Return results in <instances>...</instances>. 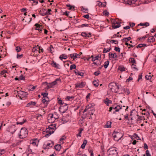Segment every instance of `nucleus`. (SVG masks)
I'll use <instances>...</instances> for the list:
<instances>
[{
  "label": "nucleus",
  "instance_id": "obj_26",
  "mask_svg": "<svg viewBox=\"0 0 156 156\" xmlns=\"http://www.w3.org/2000/svg\"><path fill=\"white\" fill-rule=\"evenodd\" d=\"M131 37H129L127 38H125L122 40L123 42H127L129 41L131 39Z\"/></svg>",
  "mask_w": 156,
  "mask_h": 156
},
{
  "label": "nucleus",
  "instance_id": "obj_53",
  "mask_svg": "<svg viewBox=\"0 0 156 156\" xmlns=\"http://www.w3.org/2000/svg\"><path fill=\"white\" fill-rule=\"evenodd\" d=\"M74 55L75 54H72L70 55H69V57H70V58L72 59H73V60H74Z\"/></svg>",
  "mask_w": 156,
  "mask_h": 156
},
{
  "label": "nucleus",
  "instance_id": "obj_49",
  "mask_svg": "<svg viewBox=\"0 0 156 156\" xmlns=\"http://www.w3.org/2000/svg\"><path fill=\"white\" fill-rule=\"evenodd\" d=\"M21 48L18 46L16 47V50L17 52H19L21 51Z\"/></svg>",
  "mask_w": 156,
  "mask_h": 156
},
{
  "label": "nucleus",
  "instance_id": "obj_39",
  "mask_svg": "<svg viewBox=\"0 0 156 156\" xmlns=\"http://www.w3.org/2000/svg\"><path fill=\"white\" fill-rule=\"evenodd\" d=\"M129 61L132 64L136 63V61L134 58H131L129 59Z\"/></svg>",
  "mask_w": 156,
  "mask_h": 156
},
{
  "label": "nucleus",
  "instance_id": "obj_25",
  "mask_svg": "<svg viewBox=\"0 0 156 156\" xmlns=\"http://www.w3.org/2000/svg\"><path fill=\"white\" fill-rule=\"evenodd\" d=\"M122 108V107L121 106L119 105H117L116 109V110H115V112H113V113L115 114V112H118L119 110L121 109Z\"/></svg>",
  "mask_w": 156,
  "mask_h": 156
},
{
  "label": "nucleus",
  "instance_id": "obj_45",
  "mask_svg": "<svg viewBox=\"0 0 156 156\" xmlns=\"http://www.w3.org/2000/svg\"><path fill=\"white\" fill-rule=\"evenodd\" d=\"M100 74V71L98 70L97 71L95 72L94 73V74L95 76H98Z\"/></svg>",
  "mask_w": 156,
  "mask_h": 156
},
{
  "label": "nucleus",
  "instance_id": "obj_14",
  "mask_svg": "<svg viewBox=\"0 0 156 156\" xmlns=\"http://www.w3.org/2000/svg\"><path fill=\"white\" fill-rule=\"evenodd\" d=\"M16 128L14 125L11 126L9 128V131L12 133H14L16 131Z\"/></svg>",
  "mask_w": 156,
  "mask_h": 156
},
{
  "label": "nucleus",
  "instance_id": "obj_42",
  "mask_svg": "<svg viewBox=\"0 0 156 156\" xmlns=\"http://www.w3.org/2000/svg\"><path fill=\"white\" fill-rule=\"evenodd\" d=\"M96 60H97V61H100V60H101V56H100L99 55L96 56L94 58Z\"/></svg>",
  "mask_w": 156,
  "mask_h": 156
},
{
  "label": "nucleus",
  "instance_id": "obj_11",
  "mask_svg": "<svg viewBox=\"0 0 156 156\" xmlns=\"http://www.w3.org/2000/svg\"><path fill=\"white\" fill-rule=\"evenodd\" d=\"M54 145V143L53 142L51 143H48L47 144H44L43 145V148L44 149L47 148L49 149L50 147H51Z\"/></svg>",
  "mask_w": 156,
  "mask_h": 156
},
{
  "label": "nucleus",
  "instance_id": "obj_33",
  "mask_svg": "<svg viewBox=\"0 0 156 156\" xmlns=\"http://www.w3.org/2000/svg\"><path fill=\"white\" fill-rule=\"evenodd\" d=\"M36 118L38 120H40L42 119V115H41L37 114V115Z\"/></svg>",
  "mask_w": 156,
  "mask_h": 156
},
{
  "label": "nucleus",
  "instance_id": "obj_22",
  "mask_svg": "<svg viewBox=\"0 0 156 156\" xmlns=\"http://www.w3.org/2000/svg\"><path fill=\"white\" fill-rule=\"evenodd\" d=\"M48 50L50 52L52 53L54 52V48L52 45H51L48 48Z\"/></svg>",
  "mask_w": 156,
  "mask_h": 156
},
{
  "label": "nucleus",
  "instance_id": "obj_43",
  "mask_svg": "<svg viewBox=\"0 0 156 156\" xmlns=\"http://www.w3.org/2000/svg\"><path fill=\"white\" fill-rule=\"evenodd\" d=\"M145 78L147 80H150L151 78V75H146Z\"/></svg>",
  "mask_w": 156,
  "mask_h": 156
},
{
  "label": "nucleus",
  "instance_id": "obj_47",
  "mask_svg": "<svg viewBox=\"0 0 156 156\" xmlns=\"http://www.w3.org/2000/svg\"><path fill=\"white\" fill-rule=\"evenodd\" d=\"M37 86H32L30 87V88H29V90L30 91L34 90V89Z\"/></svg>",
  "mask_w": 156,
  "mask_h": 156
},
{
  "label": "nucleus",
  "instance_id": "obj_15",
  "mask_svg": "<svg viewBox=\"0 0 156 156\" xmlns=\"http://www.w3.org/2000/svg\"><path fill=\"white\" fill-rule=\"evenodd\" d=\"M151 1V0H137V2L139 3L137 5H139L141 3H148Z\"/></svg>",
  "mask_w": 156,
  "mask_h": 156
},
{
  "label": "nucleus",
  "instance_id": "obj_31",
  "mask_svg": "<svg viewBox=\"0 0 156 156\" xmlns=\"http://www.w3.org/2000/svg\"><path fill=\"white\" fill-rule=\"evenodd\" d=\"M109 63V62L108 60H107L105 62L104 66L105 68L106 69L107 68Z\"/></svg>",
  "mask_w": 156,
  "mask_h": 156
},
{
  "label": "nucleus",
  "instance_id": "obj_29",
  "mask_svg": "<svg viewBox=\"0 0 156 156\" xmlns=\"http://www.w3.org/2000/svg\"><path fill=\"white\" fill-rule=\"evenodd\" d=\"M111 48H104L103 52V53H105L108 52L111 50Z\"/></svg>",
  "mask_w": 156,
  "mask_h": 156
},
{
  "label": "nucleus",
  "instance_id": "obj_40",
  "mask_svg": "<svg viewBox=\"0 0 156 156\" xmlns=\"http://www.w3.org/2000/svg\"><path fill=\"white\" fill-rule=\"evenodd\" d=\"M39 48V47H34L32 49V51L34 52H35L37 51H38Z\"/></svg>",
  "mask_w": 156,
  "mask_h": 156
},
{
  "label": "nucleus",
  "instance_id": "obj_23",
  "mask_svg": "<svg viewBox=\"0 0 156 156\" xmlns=\"http://www.w3.org/2000/svg\"><path fill=\"white\" fill-rule=\"evenodd\" d=\"M59 58L62 61L63 59H66L67 58V56L65 54H62L60 56Z\"/></svg>",
  "mask_w": 156,
  "mask_h": 156
},
{
  "label": "nucleus",
  "instance_id": "obj_48",
  "mask_svg": "<svg viewBox=\"0 0 156 156\" xmlns=\"http://www.w3.org/2000/svg\"><path fill=\"white\" fill-rule=\"evenodd\" d=\"M74 54H75L74 58H80V56L79 54L76 53H74Z\"/></svg>",
  "mask_w": 156,
  "mask_h": 156
},
{
  "label": "nucleus",
  "instance_id": "obj_5",
  "mask_svg": "<svg viewBox=\"0 0 156 156\" xmlns=\"http://www.w3.org/2000/svg\"><path fill=\"white\" fill-rule=\"evenodd\" d=\"M55 130L54 128H49L48 127L46 129L45 131H44V133H46L45 134L44 133V134H45L44 136L46 137H48V136H50L51 134L53 133L54 131Z\"/></svg>",
  "mask_w": 156,
  "mask_h": 156
},
{
  "label": "nucleus",
  "instance_id": "obj_35",
  "mask_svg": "<svg viewBox=\"0 0 156 156\" xmlns=\"http://www.w3.org/2000/svg\"><path fill=\"white\" fill-rule=\"evenodd\" d=\"M147 46V45L146 44H139L138 46H137V48H141L143 47H146Z\"/></svg>",
  "mask_w": 156,
  "mask_h": 156
},
{
  "label": "nucleus",
  "instance_id": "obj_20",
  "mask_svg": "<svg viewBox=\"0 0 156 156\" xmlns=\"http://www.w3.org/2000/svg\"><path fill=\"white\" fill-rule=\"evenodd\" d=\"M155 41L154 37L153 36L149 37L147 40V42H153Z\"/></svg>",
  "mask_w": 156,
  "mask_h": 156
},
{
  "label": "nucleus",
  "instance_id": "obj_19",
  "mask_svg": "<svg viewBox=\"0 0 156 156\" xmlns=\"http://www.w3.org/2000/svg\"><path fill=\"white\" fill-rule=\"evenodd\" d=\"M90 34H91L90 33L88 34L86 32H83L82 33L81 35L83 37H89Z\"/></svg>",
  "mask_w": 156,
  "mask_h": 156
},
{
  "label": "nucleus",
  "instance_id": "obj_16",
  "mask_svg": "<svg viewBox=\"0 0 156 156\" xmlns=\"http://www.w3.org/2000/svg\"><path fill=\"white\" fill-rule=\"evenodd\" d=\"M52 66L56 68L57 69H60V65L58 64H57L55 62L53 61L51 62V63Z\"/></svg>",
  "mask_w": 156,
  "mask_h": 156
},
{
  "label": "nucleus",
  "instance_id": "obj_9",
  "mask_svg": "<svg viewBox=\"0 0 156 156\" xmlns=\"http://www.w3.org/2000/svg\"><path fill=\"white\" fill-rule=\"evenodd\" d=\"M16 96L19 97L20 98L22 99V98L26 97L27 95V93L21 90L17 91Z\"/></svg>",
  "mask_w": 156,
  "mask_h": 156
},
{
  "label": "nucleus",
  "instance_id": "obj_12",
  "mask_svg": "<svg viewBox=\"0 0 156 156\" xmlns=\"http://www.w3.org/2000/svg\"><path fill=\"white\" fill-rule=\"evenodd\" d=\"M39 142V140L36 139L34 140H33L30 141V144H32L34 146H37Z\"/></svg>",
  "mask_w": 156,
  "mask_h": 156
},
{
  "label": "nucleus",
  "instance_id": "obj_58",
  "mask_svg": "<svg viewBox=\"0 0 156 156\" xmlns=\"http://www.w3.org/2000/svg\"><path fill=\"white\" fill-rule=\"evenodd\" d=\"M81 27H87L88 26V24H84L80 25Z\"/></svg>",
  "mask_w": 156,
  "mask_h": 156
},
{
  "label": "nucleus",
  "instance_id": "obj_63",
  "mask_svg": "<svg viewBox=\"0 0 156 156\" xmlns=\"http://www.w3.org/2000/svg\"><path fill=\"white\" fill-rule=\"evenodd\" d=\"M83 17L85 18L88 19L89 18V16L88 14H87L86 15H84L83 16Z\"/></svg>",
  "mask_w": 156,
  "mask_h": 156
},
{
  "label": "nucleus",
  "instance_id": "obj_24",
  "mask_svg": "<svg viewBox=\"0 0 156 156\" xmlns=\"http://www.w3.org/2000/svg\"><path fill=\"white\" fill-rule=\"evenodd\" d=\"M87 141L86 140H84L83 141V144H82L81 146V148L82 149L85 148V146L87 144Z\"/></svg>",
  "mask_w": 156,
  "mask_h": 156
},
{
  "label": "nucleus",
  "instance_id": "obj_57",
  "mask_svg": "<svg viewBox=\"0 0 156 156\" xmlns=\"http://www.w3.org/2000/svg\"><path fill=\"white\" fill-rule=\"evenodd\" d=\"M146 156H151V154L149 153V151L147 150L146 151Z\"/></svg>",
  "mask_w": 156,
  "mask_h": 156
},
{
  "label": "nucleus",
  "instance_id": "obj_38",
  "mask_svg": "<svg viewBox=\"0 0 156 156\" xmlns=\"http://www.w3.org/2000/svg\"><path fill=\"white\" fill-rule=\"evenodd\" d=\"M56 124H51V125H50L49 126H48V127L49 128H54V129L55 130L56 129Z\"/></svg>",
  "mask_w": 156,
  "mask_h": 156
},
{
  "label": "nucleus",
  "instance_id": "obj_27",
  "mask_svg": "<svg viewBox=\"0 0 156 156\" xmlns=\"http://www.w3.org/2000/svg\"><path fill=\"white\" fill-rule=\"evenodd\" d=\"M61 147V146L60 144H57L55 146V149L56 151H60Z\"/></svg>",
  "mask_w": 156,
  "mask_h": 156
},
{
  "label": "nucleus",
  "instance_id": "obj_6",
  "mask_svg": "<svg viewBox=\"0 0 156 156\" xmlns=\"http://www.w3.org/2000/svg\"><path fill=\"white\" fill-rule=\"evenodd\" d=\"M68 106L67 104H62L59 107V111L62 113H65L68 109Z\"/></svg>",
  "mask_w": 156,
  "mask_h": 156
},
{
  "label": "nucleus",
  "instance_id": "obj_2",
  "mask_svg": "<svg viewBox=\"0 0 156 156\" xmlns=\"http://www.w3.org/2000/svg\"><path fill=\"white\" fill-rule=\"evenodd\" d=\"M109 156H115L118 154L117 149L115 147H112L109 149L107 152Z\"/></svg>",
  "mask_w": 156,
  "mask_h": 156
},
{
  "label": "nucleus",
  "instance_id": "obj_52",
  "mask_svg": "<svg viewBox=\"0 0 156 156\" xmlns=\"http://www.w3.org/2000/svg\"><path fill=\"white\" fill-rule=\"evenodd\" d=\"M48 93H42L41 94V95L43 96V98H45V97H47V96L48 95Z\"/></svg>",
  "mask_w": 156,
  "mask_h": 156
},
{
  "label": "nucleus",
  "instance_id": "obj_59",
  "mask_svg": "<svg viewBox=\"0 0 156 156\" xmlns=\"http://www.w3.org/2000/svg\"><path fill=\"white\" fill-rule=\"evenodd\" d=\"M144 149L145 150L147 149H148V147L146 143H144Z\"/></svg>",
  "mask_w": 156,
  "mask_h": 156
},
{
  "label": "nucleus",
  "instance_id": "obj_7",
  "mask_svg": "<svg viewBox=\"0 0 156 156\" xmlns=\"http://www.w3.org/2000/svg\"><path fill=\"white\" fill-rule=\"evenodd\" d=\"M57 116L55 115H54L52 114H49L48 118V121L49 123H52L55 121V120L57 119L56 118Z\"/></svg>",
  "mask_w": 156,
  "mask_h": 156
},
{
  "label": "nucleus",
  "instance_id": "obj_32",
  "mask_svg": "<svg viewBox=\"0 0 156 156\" xmlns=\"http://www.w3.org/2000/svg\"><path fill=\"white\" fill-rule=\"evenodd\" d=\"M40 13L42 16H45L47 15V13L46 12V10L44 9L41 10Z\"/></svg>",
  "mask_w": 156,
  "mask_h": 156
},
{
  "label": "nucleus",
  "instance_id": "obj_10",
  "mask_svg": "<svg viewBox=\"0 0 156 156\" xmlns=\"http://www.w3.org/2000/svg\"><path fill=\"white\" fill-rule=\"evenodd\" d=\"M86 84V83L85 82H82L80 83H76L75 84V87H79L82 88L85 86Z\"/></svg>",
  "mask_w": 156,
  "mask_h": 156
},
{
  "label": "nucleus",
  "instance_id": "obj_18",
  "mask_svg": "<svg viewBox=\"0 0 156 156\" xmlns=\"http://www.w3.org/2000/svg\"><path fill=\"white\" fill-rule=\"evenodd\" d=\"M109 57L110 58H117V55L115 53L113 54L111 52H109Z\"/></svg>",
  "mask_w": 156,
  "mask_h": 156
},
{
  "label": "nucleus",
  "instance_id": "obj_4",
  "mask_svg": "<svg viewBox=\"0 0 156 156\" xmlns=\"http://www.w3.org/2000/svg\"><path fill=\"white\" fill-rule=\"evenodd\" d=\"M112 135L114 137V140L117 141L120 140L123 136L122 133L119 132L113 133Z\"/></svg>",
  "mask_w": 156,
  "mask_h": 156
},
{
  "label": "nucleus",
  "instance_id": "obj_34",
  "mask_svg": "<svg viewBox=\"0 0 156 156\" xmlns=\"http://www.w3.org/2000/svg\"><path fill=\"white\" fill-rule=\"evenodd\" d=\"M101 64V62L100 61H97L96 62H94L92 64L96 65V66H99Z\"/></svg>",
  "mask_w": 156,
  "mask_h": 156
},
{
  "label": "nucleus",
  "instance_id": "obj_61",
  "mask_svg": "<svg viewBox=\"0 0 156 156\" xmlns=\"http://www.w3.org/2000/svg\"><path fill=\"white\" fill-rule=\"evenodd\" d=\"M131 66V68L132 69H136V65H135L134 64H132Z\"/></svg>",
  "mask_w": 156,
  "mask_h": 156
},
{
  "label": "nucleus",
  "instance_id": "obj_51",
  "mask_svg": "<svg viewBox=\"0 0 156 156\" xmlns=\"http://www.w3.org/2000/svg\"><path fill=\"white\" fill-rule=\"evenodd\" d=\"M142 74L139 75L138 76V78L137 81L139 82L140 81H141L142 80Z\"/></svg>",
  "mask_w": 156,
  "mask_h": 156
},
{
  "label": "nucleus",
  "instance_id": "obj_41",
  "mask_svg": "<svg viewBox=\"0 0 156 156\" xmlns=\"http://www.w3.org/2000/svg\"><path fill=\"white\" fill-rule=\"evenodd\" d=\"M76 66L75 65L73 64L71 65L70 67V69L71 70H72L73 69H75L76 68Z\"/></svg>",
  "mask_w": 156,
  "mask_h": 156
},
{
  "label": "nucleus",
  "instance_id": "obj_50",
  "mask_svg": "<svg viewBox=\"0 0 156 156\" xmlns=\"http://www.w3.org/2000/svg\"><path fill=\"white\" fill-rule=\"evenodd\" d=\"M111 122H108L107 123V128H110L111 127Z\"/></svg>",
  "mask_w": 156,
  "mask_h": 156
},
{
  "label": "nucleus",
  "instance_id": "obj_28",
  "mask_svg": "<svg viewBox=\"0 0 156 156\" xmlns=\"http://www.w3.org/2000/svg\"><path fill=\"white\" fill-rule=\"evenodd\" d=\"M149 25V23H148L146 22L144 23H141L140 24H138V26H143L147 27Z\"/></svg>",
  "mask_w": 156,
  "mask_h": 156
},
{
  "label": "nucleus",
  "instance_id": "obj_36",
  "mask_svg": "<svg viewBox=\"0 0 156 156\" xmlns=\"http://www.w3.org/2000/svg\"><path fill=\"white\" fill-rule=\"evenodd\" d=\"M74 98V97L73 96H67L66 97V99L67 100L71 101L73 100Z\"/></svg>",
  "mask_w": 156,
  "mask_h": 156
},
{
  "label": "nucleus",
  "instance_id": "obj_62",
  "mask_svg": "<svg viewBox=\"0 0 156 156\" xmlns=\"http://www.w3.org/2000/svg\"><path fill=\"white\" fill-rule=\"evenodd\" d=\"M103 14L104 15L108 16L109 14V12H107V11H104Z\"/></svg>",
  "mask_w": 156,
  "mask_h": 156
},
{
  "label": "nucleus",
  "instance_id": "obj_55",
  "mask_svg": "<svg viewBox=\"0 0 156 156\" xmlns=\"http://www.w3.org/2000/svg\"><path fill=\"white\" fill-rule=\"evenodd\" d=\"M114 50L116 51L119 52L120 51V48L118 47H115Z\"/></svg>",
  "mask_w": 156,
  "mask_h": 156
},
{
  "label": "nucleus",
  "instance_id": "obj_44",
  "mask_svg": "<svg viewBox=\"0 0 156 156\" xmlns=\"http://www.w3.org/2000/svg\"><path fill=\"white\" fill-rule=\"evenodd\" d=\"M77 74L78 75H80L81 76H84V73L82 72H80L78 71H77Z\"/></svg>",
  "mask_w": 156,
  "mask_h": 156
},
{
  "label": "nucleus",
  "instance_id": "obj_46",
  "mask_svg": "<svg viewBox=\"0 0 156 156\" xmlns=\"http://www.w3.org/2000/svg\"><path fill=\"white\" fill-rule=\"evenodd\" d=\"M35 26H36V27L35 29H40L41 28V27L39 24H38L37 23H36L35 24Z\"/></svg>",
  "mask_w": 156,
  "mask_h": 156
},
{
  "label": "nucleus",
  "instance_id": "obj_17",
  "mask_svg": "<svg viewBox=\"0 0 156 156\" xmlns=\"http://www.w3.org/2000/svg\"><path fill=\"white\" fill-rule=\"evenodd\" d=\"M121 26L117 22L116 23H113L112 25V27L113 28L115 29Z\"/></svg>",
  "mask_w": 156,
  "mask_h": 156
},
{
  "label": "nucleus",
  "instance_id": "obj_56",
  "mask_svg": "<svg viewBox=\"0 0 156 156\" xmlns=\"http://www.w3.org/2000/svg\"><path fill=\"white\" fill-rule=\"evenodd\" d=\"M51 10L50 9H48L47 11H46V12L47 13V15L51 14Z\"/></svg>",
  "mask_w": 156,
  "mask_h": 156
},
{
  "label": "nucleus",
  "instance_id": "obj_3",
  "mask_svg": "<svg viewBox=\"0 0 156 156\" xmlns=\"http://www.w3.org/2000/svg\"><path fill=\"white\" fill-rule=\"evenodd\" d=\"M28 135V131L27 129L24 128L21 129L19 137L20 139H23L26 137Z\"/></svg>",
  "mask_w": 156,
  "mask_h": 156
},
{
  "label": "nucleus",
  "instance_id": "obj_13",
  "mask_svg": "<svg viewBox=\"0 0 156 156\" xmlns=\"http://www.w3.org/2000/svg\"><path fill=\"white\" fill-rule=\"evenodd\" d=\"M127 3L129 4H132L133 6H136V0H124Z\"/></svg>",
  "mask_w": 156,
  "mask_h": 156
},
{
  "label": "nucleus",
  "instance_id": "obj_37",
  "mask_svg": "<svg viewBox=\"0 0 156 156\" xmlns=\"http://www.w3.org/2000/svg\"><path fill=\"white\" fill-rule=\"evenodd\" d=\"M118 69L120 70L121 71H125V68L122 66H120L119 67Z\"/></svg>",
  "mask_w": 156,
  "mask_h": 156
},
{
  "label": "nucleus",
  "instance_id": "obj_21",
  "mask_svg": "<svg viewBox=\"0 0 156 156\" xmlns=\"http://www.w3.org/2000/svg\"><path fill=\"white\" fill-rule=\"evenodd\" d=\"M104 102L105 104H106L107 106H108L110 103H112V101L110 100H109L108 98H107L104 100Z\"/></svg>",
  "mask_w": 156,
  "mask_h": 156
},
{
  "label": "nucleus",
  "instance_id": "obj_1",
  "mask_svg": "<svg viewBox=\"0 0 156 156\" xmlns=\"http://www.w3.org/2000/svg\"><path fill=\"white\" fill-rule=\"evenodd\" d=\"M60 81V80L59 79H56L55 81L51 83H48L47 82H45L43 83V84L46 86V87L45 88L48 89L49 88H52L54 86L57 84V81Z\"/></svg>",
  "mask_w": 156,
  "mask_h": 156
},
{
  "label": "nucleus",
  "instance_id": "obj_54",
  "mask_svg": "<svg viewBox=\"0 0 156 156\" xmlns=\"http://www.w3.org/2000/svg\"><path fill=\"white\" fill-rule=\"evenodd\" d=\"M42 102L43 104H46V105L48 104V102L46 101L44 98H42Z\"/></svg>",
  "mask_w": 156,
  "mask_h": 156
},
{
  "label": "nucleus",
  "instance_id": "obj_30",
  "mask_svg": "<svg viewBox=\"0 0 156 156\" xmlns=\"http://www.w3.org/2000/svg\"><path fill=\"white\" fill-rule=\"evenodd\" d=\"M93 85L95 87H98L99 84V83H98V80H94L93 82Z\"/></svg>",
  "mask_w": 156,
  "mask_h": 156
},
{
  "label": "nucleus",
  "instance_id": "obj_8",
  "mask_svg": "<svg viewBox=\"0 0 156 156\" xmlns=\"http://www.w3.org/2000/svg\"><path fill=\"white\" fill-rule=\"evenodd\" d=\"M109 87L112 92L116 93L117 88V84L114 82H112L109 83Z\"/></svg>",
  "mask_w": 156,
  "mask_h": 156
},
{
  "label": "nucleus",
  "instance_id": "obj_60",
  "mask_svg": "<svg viewBox=\"0 0 156 156\" xmlns=\"http://www.w3.org/2000/svg\"><path fill=\"white\" fill-rule=\"evenodd\" d=\"M133 80V78L131 76H129V77L126 80V82H129L130 80Z\"/></svg>",
  "mask_w": 156,
  "mask_h": 156
},
{
  "label": "nucleus",
  "instance_id": "obj_64",
  "mask_svg": "<svg viewBox=\"0 0 156 156\" xmlns=\"http://www.w3.org/2000/svg\"><path fill=\"white\" fill-rule=\"evenodd\" d=\"M19 79L20 80H25V77L23 75H21L20 76Z\"/></svg>",
  "mask_w": 156,
  "mask_h": 156
}]
</instances>
